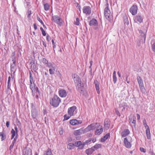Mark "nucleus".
Returning a JSON list of instances; mask_svg holds the SVG:
<instances>
[{
	"mask_svg": "<svg viewBox=\"0 0 155 155\" xmlns=\"http://www.w3.org/2000/svg\"><path fill=\"white\" fill-rule=\"evenodd\" d=\"M12 61H13V63L12 64L13 65H16L15 59L14 58L13 59H12Z\"/></svg>",
	"mask_w": 155,
	"mask_h": 155,
	"instance_id": "nucleus-55",
	"label": "nucleus"
},
{
	"mask_svg": "<svg viewBox=\"0 0 155 155\" xmlns=\"http://www.w3.org/2000/svg\"><path fill=\"white\" fill-rule=\"evenodd\" d=\"M44 8L45 10V11H48L49 8L50 6L49 4L46 3L44 4Z\"/></svg>",
	"mask_w": 155,
	"mask_h": 155,
	"instance_id": "nucleus-33",
	"label": "nucleus"
},
{
	"mask_svg": "<svg viewBox=\"0 0 155 155\" xmlns=\"http://www.w3.org/2000/svg\"><path fill=\"white\" fill-rule=\"evenodd\" d=\"M55 70L54 68H51L49 69L50 74H53L54 73V71Z\"/></svg>",
	"mask_w": 155,
	"mask_h": 155,
	"instance_id": "nucleus-36",
	"label": "nucleus"
},
{
	"mask_svg": "<svg viewBox=\"0 0 155 155\" xmlns=\"http://www.w3.org/2000/svg\"><path fill=\"white\" fill-rule=\"evenodd\" d=\"M87 144L86 143H85V141L82 143L81 142V147H80V149H82L84 148V146Z\"/></svg>",
	"mask_w": 155,
	"mask_h": 155,
	"instance_id": "nucleus-43",
	"label": "nucleus"
},
{
	"mask_svg": "<svg viewBox=\"0 0 155 155\" xmlns=\"http://www.w3.org/2000/svg\"><path fill=\"white\" fill-rule=\"evenodd\" d=\"M128 75H127L126 78V81L127 82V83H130V81L128 80Z\"/></svg>",
	"mask_w": 155,
	"mask_h": 155,
	"instance_id": "nucleus-63",
	"label": "nucleus"
},
{
	"mask_svg": "<svg viewBox=\"0 0 155 155\" xmlns=\"http://www.w3.org/2000/svg\"><path fill=\"white\" fill-rule=\"evenodd\" d=\"M37 19L42 24L43 23L41 19L38 16L37 17Z\"/></svg>",
	"mask_w": 155,
	"mask_h": 155,
	"instance_id": "nucleus-52",
	"label": "nucleus"
},
{
	"mask_svg": "<svg viewBox=\"0 0 155 155\" xmlns=\"http://www.w3.org/2000/svg\"><path fill=\"white\" fill-rule=\"evenodd\" d=\"M140 42H141L142 43H145V41H144L143 40V37H140Z\"/></svg>",
	"mask_w": 155,
	"mask_h": 155,
	"instance_id": "nucleus-57",
	"label": "nucleus"
},
{
	"mask_svg": "<svg viewBox=\"0 0 155 155\" xmlns=\"http://www.w3.org/2000/svg\"><path fill=\"white\" fill-rule=\"evenodd\" d=\"M130 133V131L128 129H125L121 133V136L122 137H125L127 136Z\"/></svg>",
	"mask_w": 155,
	"mask_h": 155,
	"instance_id": "nucleus-12",
	"label": "nucleus"
},
{
	"mask_svg": "<svg viewBox=\"0 0 155 155\" xmlns=\"http://www.w3.org/2000/svg\"><path fill=\"white\" fill-rule=\"evenodd\" d=\"M94 151V150H93L92 147H91L90 149L86 150H85V153L87 155H90Z\"/></svg>",
	"mask_w": 155,
	"mask_h": 155,
	"instance_id": "nucleus-18",
	"label": "nucleus"
},
{
	"mask_svg": "<svg viewBox=\"0 0 155 155\" xmlns=\"http://www.w3.org/2000/svg\"><path fill=\"white\" fill-rule=\"evenodd\" d=\"M34 27L35 30H36L37 29V26L36 25V23H34Z\"/></svg>",
	"mask_w": 155,
	"mask_h": 155,
	"instance_id": "nucleus-64",
	"label": "nucleus"
},
{
	"mask_svg": "<svg viewBox=\"0 0 155 155\" xmlns=\"http://www.w3.org/2000/svg\"><path fill=\"white\" fill-rule=\"evenodd\" d=\"M113 80L114 84H115L117 81V79L116 76H113Z\"/></svg>",
	"mask_w": 155,
	"mask_h": 155,
	"instance_id": "nucleus-44",
	"label": "nucleus"
},
{
	"mask_svg": "<svg viewBox=\"0 0 155 155\" xmlns=\"http://www.w3.org/2000/svg\"><path fill=\"white\" fill-rule=\"evenodd\" d=\"M94 84L95 85V87L96 88V90L97 91V93L98 94H100V92L99 91V82L97 81V80H95L94 82Z\"/></svg>",
	"mask_w": 155,
	"mask_h": 155,
	"instance_id": "nucleus-17",
	"label": "nucleus"
},
{
	"mask_svg": "<svg viewBox=\"0 0 155 155\" xmlns=\"http://www.w3.org/2000/svg\"><path fill=\"white\" fill-rule=\"evenodd\" d=\"M144 127L146 129V130H150L149 127L147 124L144 125Z\"/></svg>",
	"mask_w": 155,
	"mask_h": 155,
	"instance_id": "nucleus-58",
	"label": "nucleus"
},
{
	"mask_svg": "<svg viewBox=\"0 0 155 155\" xmlns=\"http://www.w3.org/2000/svg\"><path fill=\"white\" fill-rule=\"evenodd\" d=\"M76 87L78 91L81 93H82L84 89V86L83 84L82 83V82H81L76 84Z\"/></svg>",
	"mask_w": 155,
	"mask_h": 155,
	"instance_id": "nucleus-4",
	"label": "nucleus"
},
{
	"mask_svg": "<svg viewBox=\"0 0 155 155\" xmlns=\"http://www.w3.org/2000/svg\"><path fill=\"white\" fill-rule=\"evenodd\" d=\"M15 131L16 132V134H18V128H17V127L15 126Z\"/></svg>",
	"mask_w": 155,
	"mask_h": 155,
	"instance_id": "nucleus-61",
	"label": "nucleus"
},
{
	"mask_svg": "<svg viewBox=\"0 0 155 155\" xmlns=\"http://www.w3.org/2000/svg\"><path fill=\"white\" fill-rule=\"evenodd\" d=\"M11 133L12 134L11 139L12 140L14 138L15 136H16V133L14 129H12L11 131Z\"/></svg>",
	"mask_w": 155,
	"mask_h": 155,
	"instance_id": "nucleus-28",
	"label": "nucleus"
},
{
	"mask_svg": "<svg viewBox=\"0 0 155 155\" xmlns=\"http://www.w3.org/2000/svg\"><path fill=\"white\" fill-rule=\"evenodd\" d=\"M140 150L143 153H145L146 152V150L143 147H140Z\"/></svg>",
	"mask_w": 155,
	"mask_h": 155,
	"instance_id": "nucleus-54",
	"label": "nucleus"
},
{
	"mask_svg": "<svg viewBox=\"0 0 155 155\" xmlns=\"http://www.w3.org/2000/svg\"><path fill=\"white\" fill-rule=\"evenodd\" d=\"M30 64L31 65V67L32 68L33 70H34L35 71V69L36 68V66L34 62H33L31 61L30 63Z\"/></svg>",
	"mask_w": 155,
	"mask_h": 155,
	"instance_id": "nucleus-27",
	"label": "nucleus"
},
{
	"mask_svg": "<svg viewBox=\"0 0 155 155\" xmlns=\"http://www.w3.org/2000/svg\"><path fill=\"white\" fill-rule=\"evenodd\" d=\"M89 25L90 26H96L98 25V22L97 20L94 19H92L89 22Z\"/></svg>",
	"mask_w": 155,
	"mask_h": 155,
	"instance_id": "nucleus-11",
	"label": "nucleus"
},
{
	"mask_svg": "<svg viewBox=\"0 0 155 155\" xmlns=\"http://www.w3.org/2000/svg\"><path fill=\"white\" fill-rule=\"evenodd\" d=\"M105 126L108 128L110 127V120L108 119H105L104 121Z\"/></svg>",
	"mask_w": 155,
	"mask_h": 155,
	"instance_id": "nucleus-24",
	"label": "nucleus"
},
{
	"mask_svg": "<svg viewBox=\"0 0 155 155\" xmlns=\"http://www.w3.org/2000/svg\"><path fill=\"white\" fill-rule=\"evenodd\" d=\"M48 113L47 111L46 110V109H44L43 110V113L44 114H46Z\"/></svg>",
	"mask_w": 155,
	"mask_h": 155,
	"instance_id": "nucleus-60",
	"label": "nucleus"
},
{
	"mask_svg": "<svg viewBox=\"0 0 155 155\" xmlns=\"http://www.w3.org/2000/svg\"><path fill=\"white\" fill-rule=\"evenodd\" d=\"M28 13V18H30V16L31 14V10H28L27 12Z\"/></svg>",
	"mask_w": 155,
	"mask_h": 155,
	"instance_id": "nucleus-51",
	"label": "nucleus"
},
{
	"mask_svg": "<svg viewBox=\"0 0 155 155\" xmlns=\"http://www.w3.org/2000/svg\"><path fill=\"white\" fill-rule=\"evenodd\" d=\"M124 20L123 22L124 24L125 25H128L129 24V21L128 20V18L126 15L124 16Z\"/></svg>",
	"mask_w": 155,
	"mask_h": 155,
	"instance_id": "nucleus-22",
	"label": "nucleus"
},
{
	"mask_svg": "<svg viewBox=\"0 0 155 155\" xmlns=\"http://www.w3.org/2000/svg\"><path fill=\"white\" fill-rule=\"evenodd\" d=\"M34 85L33 84L32 85H30V88L32 90V92L33 91V90H34V87H35V84L34 82Z\"/></svg>",
	"mask_w": 155,
	"mask_h": 155,
	"instance_id": "nucleus-46",
	"label": "nucleus"
},
{
	"mask_svg": "<svg viewBox=\"0 0 155 155\" xmlns=\"http://www.w3.org/2000/svg\"><path fill=\"white\" fill-rule=\"evenodd\" d=\"M60 102V98L56 95H54L53 97L50 100V104L53 107H58Z\"/></svg>",
	"mask_w": 155,
	"mask_h": 155,
	"instance_id": "nucleus-1",
	"label": "nucleus"
},
{
	"mask_svg": "<svg viewBox=\"0 0 155 155\" xmlns=\"http://www.w3.org/2000/svg\"><path fill=\"white\" fill-rule=\"evenodd\" d=\"M58 93L59 96L62 97H66L67 94L66 91L64 89L60 90L58 91Z\"/></svg>",
	"mask_w": 155,
	"mask_h": 155,
	"instance_id": "nucleus-9",
	"label": "nucleus"
},
{
	"mask_svg": "<svg viewBox=\"0 0 155 155\" xmlns=\"http://www.w3.org/2000/svg\"><path fill=\"white\" fill-rule=\"evenodd\" d=\"M95 129L94 125V124H91L90 125L88 126L85 129V131L88 132L91 130H93Z\"/></svg>",
	"mask_w": 155,
	"mask_h": 155,
	"instance_id": "nucleus-13",
	"label": "nucleus"
},
{
	"mask_svg": "<svg viewBox=\"0 0 155 155\" xmlns=\"http://www.w3.org/2000/svg\"><path fill=\"white\" fill-rule=\"evenodd\" d=\"M82 121L81 120H77L76 119H72L70 120V123L72 125H76L81 124Z\"/></svg>",
	"mask_w": 155,
	"mask_h": 155,
	"instance_id": "nucleus-8",
	"label": "nucleus"
},
{
	"mask_svg": "<svg viewBox=\"0 0 155 155\" xmlns=\"http://www.w3.org/2000/svg\"><path fill=\"white\" fill-rule=\"evenodd\" d=\"M10 124V122L9 121H7L6 122V126L7 127H9V125Z\"/></svg>",
	"mask_w": 155,
	"mask_h": 155,
	"instance_id": "nucleus-59",
	"label": "nucleus"
},
{
	"mask_svg": "<svg viewBox=\"0 0 155 155\" xmlns=\"http://www.w3.org/2000/svg\"><path fill=\"white\" fill-rule=\"evenodd\" d=\"M137 9L138 8L137 5H133L130 9L129 11L133 15H134L137 14Z\"/></svg>",
	"mask_w": 155,
	"mask_h": 155,
	"instance_id": "nucleus-5",
	"label": "nucleus"
},
{
	"mask_svg": "<svg viewBox=\"0 0 155 155\" xmlns=\"http://www.w3.org/2000/svg\"><path fill=\"white\" fill-rule=\"evenodd\" d=\"M1 136V141H3L6 138V135L3 132H0V137Z\"/></svg>",
	"mask_w": 155,
	"mask_h": 155,
	"instance_id": "nucleus-25",
	"label": "nucleus"
},
{
	"mask_svg": "<svg viewBox=\"0 0 155 155\" xmlns=\"http://www.w3.org/2000/svg\"><path fill=\"white\" fill-rule=\"evenodd\" d=\"M139 86L143 84V81L142 78L140 76H138L137 78Z\"/></svg>",
	"mask_w": 155,
	"mask_h": 155,
	"instance_id": "nucleus-21",
	"label": "nucleus"
},
{
	"mask_svg": "<svg viewBox=\"0 0 155 155\" xmlns=\"http://www.w3.org/2000/svg\"><path fill=\"white\" fill-rule=\"evenodd\" d=\"M16 65H13L11 64V71L12 72V71H13L14 69L16 68Z\"/></svg>",
	"mask_w": 155,
	"mask_h": 155,
	"instance_id": "nucleus-37",
	"label": "nucleus"
},
{
	"mask_svg": "<svg viewBox=\"0 0 155 155\" xmlns=\"http://www.w3.org/2000/svg\"><path fill=\"white\" fill-rule=\"evenodd\" d=\"M84 133V131L81 128L78 130H75L74 131V134L75 135L78 136Z\"/></svg>",
	"mask_w": 155,
	"mask_h": 155,
	"instance_id": "nucleus-15",
	"label": "nucleus"
},
{
	"mask_svg": "<svg viewBox=\"0 0 155 155\" xmlns=\"http://www.w3.org/2000/svg\"><path fill=\"white\" fill-rule=\"evenodd\" d=\"M15 52L12 53V55H11L12 59H13L14 58L15 59L16 57L15 56Z\"/></svg>",
	"mask_w": 155,
	"mask_h": 155,
	"instance_id": "nucleus-50",
	"label": "nucleus"
},
{
	"mask_svg": "<svg viewBox=\"0 0 155 155\" xmlns=\"http://www.w3.org/2000/svg\"><path fill=\"white\" fill-rule=\"evenodd\" d=\"M146 133L147 135V137L148 139H150L151 138L150 134V130H147L146 131Z\"/></svg>",
	"mask_w": 155,
	"mask_h": 155,
	"instance_id": "nucleus-32",
	"label": "nucleus"
},
{
	"mask_svg": "<svg viewBox=\"0 0 155 155\" xmlns=\"http://www.w3.org/2000/svg\"><path fill=\"white\" fill-rule=\"evenodd\" d=\"M91 8L89 6H84L83 8V12L86 15H90L91 12Z\"/></svg>",
	"mask_w": 155,
	"mask_h": 155,
	"instance_id": "nucleus-6",
	"label": "nucleus"
},
{
	"mask_svg": "<svg viewBox=\"0 0 155 155\" xmlns=\"http://www.w3.org/2000/svg\"><path fill=\"white\" fill-rule=\"evenodd\" d=\"M76 109V107H70L68 110V113L70 116L73 115L74 110Z\"/></svg>",
	"mask_w": 155,
	"mask_h": 155,
	"instance_id": "nucleus-14",
	"label": "nucleus"
},
{
	"mask_svg": "<svg viewBox=\"0 0 155 155\" xmlns=\"http://www.w3.org/2000/svg\"><path fill=\"white\" fill-rule=\"evenodd\" d=\"M62 20L60 18L55 23H57L59 25L61 26L62 24Z\"/></svg>",
	"mask_w": 155,
	"mask_h": 155,
	"instance_id": "nucleus-35",
	"label": "nucleus"
},
{
	"mask_svg": "<svg viewBox=\"0 0 155 155\" xmlns=\"http://www.w3.org/2000/svg\"><path fill=\"white\" fill-rule=\"evenodd\" d=\"M41 32H42V34L43 36H46V33L45 32V31L44 30L43 31H42Z\"/></svg>",
	"mask_w": 155,
	"mask_h": 155,
	"instance_id": "nucleus-62",
	"label": "nucleus"
},
{
	"mask_svg": "<svg viewBox=\"0 0 155 155\" xmlns=\"http://www.w3.org/2000/svg\"><path fill=\"white\" fill-rule=\"evenodd\" d=\"M70 117V116H68L67 115H64V120H68Z\"/></svg>",
	"mask_w": 155,
	"mask_h": 155,
	"instance_id": "nucleus-42",
	"label": "nucleus"
},
{
	"mask_svg": "<svg viewBox=\"0 0 155 155\" xmlns=\"http://www.w3.org/2000/svg\"><path fill=\"white\" fill-rule=\"evenodd\" d=\"M51 39V38L47 34L46 36V40L47 41L49 42Z\"/></svg>",
	"mask_w": 155,
	"mask_h": 155,
	"instance_id": "nucleus-47",
	"label": "nucleus"
},
{
	"mask_svg": "<svg viewBox=\"0 0 155 155\" xmlns=\"http://www.w3.org/2000/svg\"><path fill=\"white\" fill-rule=\"evenodd\" d=\"M18 134H16V136H15V137L14 138V140L12 141V142H13V143H15V142L16 141L17 139L18 138Z\"/></svg>",
	"mask_w": 155,
	"mask_h": 155,
	"instance_id": "nucleus-49",
	"label": "nucleus"
},
{
	"mask_svg": "<svg viewBox=\"0 0 155 155\" xmlns=\"http://www.w3.org/2000/svg\"><path fill=\"white\" fill-rule=\"evenodd\" d=\"M43 155H53L51 149L48 148L44 152Z\"/></svg>",
	"mask_w": 155,
	"mask_h": 155,
	"instance_id": "nucleus-20",
	"label": "nucleus"
},
{
	"mask_svg": "<svg viewBox=\"0 0 155 155\" xmlns=\"http://www.w3.org/2000/svg\"><path fill=\"white\" fill-rule=\"evenodd\" d=\"M42 61L46 65L48 63V61L45 58H42Z\"/></svg>",
	"mask_w": 155,
	"mask_h": 155,
	"instance_id": "nucleus-40",
	"label": "nucleus"
},
{
	"mask_svg": "<svg viewBox=\"0 0 155 155\" xmlns=\"http://www.w3.org/2000/svg\"><path fill=\"white\" fill-rule=\"evenodd\" d=\"M74 144L72 143H70L68 144L67 146V148L70 150H71L73 148Z\"/></svg>",
	"mask_w": 155,
	"mask_h": 155,
	"instance_id": "nucleus-30",
	"label": "nucleus"
},
{
	"mask_svg": "<svg viewBox=\"0 0 155 155\" xmlns=\"http://www.w3.org/2000/svg\"><path fill=\"white\" fill-rule=\"evenodd\" d=\"M130 137H125L124 139V146L127 148H130L131 147V144L129 141Z\"/></svg>",
	"mask_w": 155,
	"mask_h": 155,
	"instance_id": "nucleus-3",
	"label": "nucleus"
},
{
	"mask_svg": "<svg viewBox=\"0 0 155 155\" xmlns=\"http://www.w3.org/2000/svg\"><path fill=\"white\" fill-rule=\"evenodd\" d=\"M79 19L78 18H76V21L74 22V24L77 25H78L79 24Z\"/></svg>",
	"mask_w": 155,
	"mask_h": 155,
	"instance_id": "nucleus-38",
	"label": "nucleus"
},
{
	"mask_svg": "<svg viewBox=\"0 0 155 155\" xmlns=\"http://www.w3.org/2000/svg\"><path fill=\"white\" fill-rule=\"evenodd\" d=\"M103 131V128L102 126H100L98 127V128L96 130L95 134V135H100L102 132Z\"/></svg>",
	"mask_w": 155,
	"mask_h": 155,
	"instance_id": "nucleus-16",
	"label": "nucleus"
},
{
	"mask_svg": "<svg viewBox=\"0 0 155 155\" xmlns=\"http://www.w3.org/2000/svg\"><path fill=\"white\" fill-rule=\"evenodd\" d=\"M107 6L104 9V13L105 16L107 19H109L111 18L110 17V12L108 8V4L107 3Z\"/></svg>",
	"mask_w": 155,
	"mask_h": 155,
	"instance_id": "nucleus-2",
	"label": "nucleus"
},
{
	"mask_svg": "<svg viewBox=\"0 0 155 155\" xmlns=\"http://www.w3.org/2000/svg\"><path fill=\"white\" fill-rule=\"evenodd\" d=\"M101 147V144H95L94 146L92 147L93 150H94V151L95 150L100 148Z\"/></svg>",
	"mask_w": 155,
	"mask_h": 155,
	"instance_id": "nucleus-26",
	"label": "nucleus"
},
{
	"mask_svg": "<svg viewBox=\"0 0 155 155\" xmlns=\"http://www.w3.org/2000/svg\"><path fill=\"white\" fill-rule=\"evenodd\" d=\"M152 48L153 51L155 52V42H154L153 44H152Z\"/></svg>",
	"mask_w": 155,
	"mask_h": 155,
	"instance_id": "nucleus-45",
	"label": "nucleus"
},
{
	"mask_svg": "<svg viewBox=\"0 0 155 155\" xmlns=\"http://www.w3.org/2000/svg\"><path fill=\"white\" fill-rule=\"evenodd\" d=\"M81 141H78L75 142L74 146L79 147V148L80 149V147H81Z\"/></svg>",
	"mask_w": 155,
	"mask_h": 155,
	"instance_id": "nucleus-29",
	"label": "nucleus"
},
{
	"mask_svg": "<svg viewBox=\"0 0 155 155\" xmlns=\"http://www.w3.org/2000/svg\"><path fill=\"white\" fill-rule=\"evenodd\" d=\"M133 117H135L133 115H130L129 117V121L130 123L132 122L133 120Z\"/></svg>",
	"mask_w": 155,
	"mask_h": 155,
	"instance_id": "nucleus-41",
	"label": "nucleus"
},
{
	"mask_svg": "<svg viewBox=\"0 0 155 155\" xmlns=\"http://www.w3.org/2000/svg\"><path fill=\"white\" fill-rule=\"evenodd\" d=\"M133 120L131 123L133 124H134V125L135 126V124H136V117H133Z\"/></svg>",
	"mask_w": 155,
	"mask_h": 155,
	"instance_id": "nucleus-53",
	"label": "nucleus"
},
{
	"mask_svg": "<svg viewBox=\"0 0 155 155\" xmlns=\"http://www.w3.org/2000/svg\"><path fill=\"white\" fill-rule=\"evenodd\" d=\"M35 90L36 92L38 93V94L40 95V92L39 91V90L38 88L37 87H36V88L35 87Z\"/></svg>",
	"mask_w": 155,
	"mask_h": 155,
	"instance_id": "nucleus-48",
	"label": "nucleus"
},
{
	"mask_svg": "<svg viewBox=\"0 0 155 155\" xmlns=\"http://www.w3.org/2000/svg\"><path fill=\"white\" fill-rule=\"evenodd\" d=\"M60 18L58 15H54L52 17V20L56 22V21L58 20Z\"/></svg>",
	"mask_w": 155,
	"mask_h": 155,
	"instance_id": "nucleus-31",
	"label": "nucleus"
},
{
	"mask_svg": "<svg viewBox=\"0 0 155 155\" xmlns=\"http://www.w3.org/2000/svg\"><path fill=\"white\" fill-rule=\"evenodd\" d=\"M115 110H116V114H117V115H118V116H119V117H120V114L119 111L117 110V109H116Z\"/></svg>",
	"mask_w": 155,
	"mask_h": 155,
	"instance_id": "nucleus-56",
	"label": "nucleus"
},
{
	"mask_svg": "<svg viewBox=\"0 0 155 155\" xmlns=\"http://www.w3.org/2000/svg\"><path fill=\"white\" fill-rule=\"evenodd\" d=\"M140 89L141 91L143 92H145V89L144 87L143 84L142 85L139 86Z\"/></svg>",
	"mask_w": 155,
	"mask_h": 155,
	"instance_id": "nucleus-34",
	"label": "nucleus"
},
{
	"mask_svg": "<svg viewBox=\"0 0 155 155\" xmlns=\"http://www.w3.org/2000/svg\"><path fill=\"white\" fill-rule=\"evenodd\" d=\"M109 137H110V134L108 133L101 139V141L104 142Z\"/></svg>",
	"mask_w": 155,
	"mask_h": 155,
	"instance_id": "nucleus-19",
	"label": "nucleus"
},
{
	"mask_svg": "<svg viewBox=\"0 0 155 155\" xmlns=\"http://www.w3.org/2000/svg\"><path fill=\"white\" fill-rule=\"evenodd\" d=\"M46 66L48 67L49 68H54V67L53 66V64L51 63H48V64L46 65Z\"/></svg>",
	"mask_w": 155,
	"mask_h": 155,
	"instance_id": "nucleus-39",
	"label": "nucleus"
},
{
	"mask_svg": "<svg viewBox=\"0 0 155 155\" xmlns=\"http://www.w3.org/2000/svg\"><path fill=\"white\" fill-rule=\"evenodd\" d=\"M72 76L75 84L81 82V79L77 74H72Z\"/></svg>",
	"mask_w": 155,
	"mask_h": 155,
	"instance_id": "nucleus-7",
	"label": "nucleus"
},
{
	"mask_svg": "<svg viewBox=\"0 0 155 155\" xmlns=\"http://www.w3.org/2000/svg\"><path fill=\"white\" fill-rule=\"evenodd\" d=\"M139 33L140 34V37H143V41H145L146 38V33H144L142 30H140Z\"/></svg>",
	"mask_w": 155,
	"mask_h": 155,
	"instance_id": "nucleus-23",
	"label": "nucleus"
},
{
	"mask_svg": "<svg viewBox=\"0 0 155 155\" xmlns=\"http://www.w3.org/2000/svg\"><path fill=\"white\" fill-rule=\"evenodd\" d=\"M134 21L135 22H137L136 21H137L140 23L143 22V18L140 15L138 14L136 16Z\"/></svg>",
	"mask_w": 155,
	"mask_h": 155,
	"instance_id": "nucleus-10",
	"label": "nucleus"
}]
</instances>
